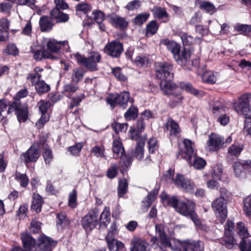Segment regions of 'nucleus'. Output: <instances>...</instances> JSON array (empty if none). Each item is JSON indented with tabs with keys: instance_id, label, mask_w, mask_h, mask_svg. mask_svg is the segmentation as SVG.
I'll list each match as a JSON object with an SVG mask.
<instances>
[{
	"instance_id": "obj_42",
	"label": "nucleus",
	"mask_w": 251,
	"mask_h": 251,
	"mask_svg": "<svg viewBox=\"0 0 251 251\" xmlns=\"http://www.w3.org/2000/svg\"><path fill=\"white\" fill-rule=\"evenodd\" d=\"M237 227L238 229V234L241 239L249 238L250 234L248 232L247 228L245 226V224L242 222L237 223Z\"/></svg>"
},
{
	"instance_id": "obj_23",
	"label": "nucleus",
	"mask_w": 251,
	"mask_h": 251,
	"mask_svg": "<svg viewBox=\"0 0 251 251\" xmlns=\"http://www.w3.org/2000/svg\"><path fill=\"white\" fill-rule=\"evenodd\" d=\"M201 78L208 84H215L221 79V75L219 72L207 71L203 73Z\"/></svg>"
},
{
	"instance_id": "obj_6",
	"label": "nucleus",
	"mask_w": 251,
	"mask_h": 251,
	"mask_svg": "<svg viewBox=\"0 0 251 251\" xmlns=\"http://www.w3.org/2000/svg\"><path fill=\"white\" fill-rule=\"evenodd\" d=\"M174 175V171L170 169L168 171L167 176L172 180L174 184L183 192L194 193L195 185L193 181L185 178L183 175L177 174L175 177Z\"/></svg>"
},
{
	"instance_id": "obj_13",
	"label": "nucleus",
	"mask_w": 251,
	"mask_h": 251,
	"mask_svg": "<svg viewBox=\"0 0 251 251\" xmlns=\"http://www.w3.org/2000/svg\"><path fill=\"white\" fill-rule=\"evenodd\" d=\"M47 45L48 51L55 55L59 56L58 54L61 47H63L66 51H69V46L67 41L57 42L53 39H48L45 41Z\"/></svg>"
},
{
	"instance_id": "obj_63",
	"label": "nucleus",
	"mask_w": 251,
	"mask_h": 251,
	"mask_svg": "<svg viewBox=\"0 0 251 251\" xmlns=\"http://www.w3.org/2000/svg\"><path fill=\"white\" fill-rule=\"evenodd\" d=\"M242 150V148L240 145H233L228 149L229 155L238 156Z\"/></svg>"
},
{
	"instance_id": "obj_20",
	"label": "nucleus",
	"mask_w": 251,
	"mask_h": 251,
	"mask_svg": "<svg viewBox=\"0 0 251 251\" xmlns=\"http://www.w3.org/2000/svg\"><path fill=\"white\" fill-rule=\"evenodd\" d=\"M182 251H203L204 244L200 240H186L181 243Z\"/></svg>"
},
{
	"instance_id": "obj_4",
	"label": "nucleus",
	"mask_w": 251,
	"mask_h": 251,
	"mask_svg": "<svg viewBox=\"0 0 251 251\" xmlns=\"http://www.w3.org/2000/svg\"><path fill=\"white\" fill-rule=\"evenodd\" d=\"M160 44L164 45L173 54L178 64L185 66L190 62V52L185 49L180 50V45L176 42L168 39H162Z\"/></svg>"
},
{
	"instance_id": "obj_44",
	"label": "nucleus",
	"mask_w": 251,
	"mask_h": 251,
	"mask_svg": "<svg viewBox=\"0 0 251 251\" xmlns=\"http://www.w3.org/2000/svg\"><path fill=\"white\" fill-rule=\"evenodd\" d=\"M150 16V14L147 12L140 13L133 19V22L136 25H141L147 21Z\"/></svg>"
},
{
	"instance_id": "obj_25",
	"label": "nucleus",
	"mask_w": 251,
	"mask_h": 251,
	"mask_svg": "<svg viewBox=\"0 0 251 251\" xmlns=\"http://www.w3.org/2000/svg\"><path fill=\"white\" fill-rule=\"evenodd\" d=\"M31 52L36 60H41L43 58L56 59L58 58V55H55L47 50L42 51L39 49H35L34 47L31 48Z\"/></svg>"
},
{
	"instance_id": "obj_60",
	"label": "nucleus",
	"mask_w": 251,
	"mask_h": 251,
	"mask_svg": "<svg viewBox=\"0 0 251 251\" xmlns=\"http://www.w3.org/2000/svg\"><path fill=\"white\" fill-rule=\"evenodd\" d=\"M134 62L138 66L144 67L148 64V58L145 55H139L135 59Z\"/></svg>"
},
{
	"instance_id": "obj_41",
	"label": "nucleus",
	"mask_w": 251,
	"mask_h": 251,
	"mask_svg": "<svg viewBox=\"0 0 251 251\" xmlns=\"http://www.w3.org/2000/svg\"><path fill=\"white\" fill-rule=\"evenodd\" d=\"M15 178L23 187H26L29 183L28 178L25 174L16 172L15 174Z\"/></svg>"
},
{
	"instance_id": "obj_54",
	"label": "nucleus",
	"mask_w": 251,
	"mask_h": 251,
	"mask_svg": "<svg viewBox=\"0 0 251 251\" xmlns=\"http://www.w3.org/2000/svg\"><path fill=\"white\" fill-rule=\"evenodd\" d=\"M145 124L143 122V120L141 119H139L136 123V128L131 133V135L136 137L137 135H139V133L142 132L145 128Z\"/></svg>"
},
{
	"instance_id": "obj_35",
	"label": "nucleus",
	"mask_w": 251,
	"mask_h": 251,
	"mask_svg": "<svg viewBox=\"0 0 251 251\" xmlns=\"http://www.w3.org/2000/svg\"><path fill=\"white\" fill-rule=\"evenodd\" d=\"M17 118L20 122H25L27 119V106L21 104L19 109L16 112Z\"/></svg>"
},
{
	"instance_id": "obj_43",
	"label": "nucleus",
	"mask_w": 251,
	"mask_h": 251,
	"mask_svg": "<svg viewBox=\"0 0 251 251\" xmlns=\"http://www.w3.org/2000/svg\"><path fill=\"white\" fill-rule=\"evenodd\" d=\"M158 25L155 21H151L146 27V35L151 36L154 34L157 31Z\"/></svg>"
},
{
	"instance_id": "obj_34",
	"label": "nucleus",
	"mask_w": 251,
	"mask_h": 251,
	"mask_svg": "<svg viewBox=\"0 0 251 251\" xmlns=\"http://www.w3.org/2000/svg\"><path fill=\"white\" fill-rule=\"evenodd\" d=\"M31 84L35 86L36 92L39 94L47 93L50 90V86L46 83L44 80H40Z\"/></svg>"
},
{
	"instance_id": "obj_27",
	"label": "nucleus",
	"mask_w": 251,
	"mask_h": 251,
	"mask_svg": "<svg viewBox=\"0 0 251 251\" xmlns=\"http://www.w3.org/2000/svg\"><path fill=\"white\" fill-rule=\"evenodd\" d=\"M245 165L251 167V160H247L242 162L237 161L233 165V168L236 177L241 178L244 174L243 169Z\"/></svg>"
},
{
	"instance_id": "obj_1",
	"label": "nucleus",
	"mask_w": 251,
	"mask_h": 251,
	"mask_svg": "<svg viewBox=\"0 0 251 251\" xmlns=\"http://www.w3.org/2000/svg\"><path fill=\"white\" fill-rule=\"evenodd\" d=\"M156 77L160 80V87L163 93L166 96H171L181 89L174 83L171 79L173 74L171 72L173 66L166 62L155 63Z\"/></svg>"
},
{
	"instance_id": "obj_26",
	"label": "nucleus",
	"mask_w": 251,
	"mask_h": 251,
	"mask_svg": "<svg viewBox=\"0 0 251 251\" xmlns=\"http://www.w3.org/2000/svg\"><path fill=\"white\" fill-rule=\"evenodd\" d=\"M44 203L43 198L38 194L33 193L31 202V209L36 213H39Z\"/></svg>"
},
{
	"instance_id": "obj_2",
	"label": "nucleus",
	"mask_w": 251,
	"mask_h": 251,
	"mask_svg": "<svg viewBox=\"0 0 251 251\" xmlns=\"http://www.w3.org/2000/svg\"><path fill=\"white\" fill-rule=\"evenodd\" d=\"M168 205L172 206L180 214L190 218L197 226H199L201 222L195 212L196 203L192 200L183 201L176 197L167 200Z\"/></svg>"
},
{
	"instance_id": "obj_5",
	"label": "nucleus",
	"mask_w": 251,
	"mask_h": 251,
	"mask_svg": "<svg viewBox=\"0 0 251 251\" xmlns=\"http://www.w3.org/2000/svg\"><path fill=\"white\" fill-rule=\"evenodd\" d=\"M180 89L171 95L173 98L169 101V105L172 108H174L182 103L184 99V97L182 95V89L197 97H202L204 94L202 91L194 88L191 84L188 82L180 83Z\"/></svg>"
},
{
	"instance_id": "obj_61",
	"label": "nucleus",
	"mask_w": 251,
	"mask_h": 251,
	"mask_svg": "<svg viewBox=\"0 0 251 251\" xmlns=\"http://www.w3.org/2000/svg\"><path fill=\"white\" fill-rule=\"evenodd\" d=\"M149 151L150 153H154L157 150L158 146L157 140L155 138H151L148 142Z\"/></svg>"
},
{
	"instance_id": "obj_55",
	"label": "nucleus",
	"mask_w": 251,
	"mask_h": 251,
	"mask_svg": "<svg viewBox=\"0 0 251 251\" xmlns=\"http://www.w3.org/2000/svg\"><path fill=\"white\" fill-rule=\"evenodd\" d=\"M244 211L247 216L251 215V195L244 200Z\"/></svg>"
},
{
	"instance_id": "obj_3",
	"label": "nucleus",
	"mask_w": 251,
	"mask_h": 251,
	"mask_svg": "<svg viewBox=\"0 0 251 251\" xmlns=\"http://www.w3.org/2000/svg\"><path fill=\"white\" fill-rule=\"evenodd\" d=\"M251 99V94H243L238 98L237 101L234 102L233 107L238 114L244 115L246 117L243 131L245 134L251 136V108L250 106Z\"/></svg>"
},
{
	"instance_id": "obj_51",
	"label": "nucleus",
	"mask_w": 251,
	"mask_h": 251,
	"mask_svg": "<svg viewBox=\"0 0 251 251\" xmlns=\"http://www.w3.org/2000/svg\"><path fill=\"white\" fill-rule=\"evenodd\" d=\"M37 106L41 114H47V111L50 106V103L49 101L41 100L38 102Z\"/></svg>"
},
{
	"instance_id": "obj_10",
	"label": "nucleus",
	"mask_w": 251,
	"mask_h": 251,
	"mask_svg": "<svg viewBox=\"0 0 251 251\" xmlns=\"http://www.w3.org/2000/svg\"><path fill=\"white\" fill-rule=\"evenodd\" d=\"M112 151L114 158H121L120 164L125 170L131 163V160L124 155L125 150L120 140L116 139L113 141Z\"/></svg>"
},
{
	"instance_id": "obj_39",
	"label": "nucleus",
	"mask_w": 251,
	"mask_h": 251,
	"mask_svg": "<svg viewBox=\"0 0 251 251\" xmlns=\"http://www.w3.org/2000/svg\"><path fill=\"white\" fill-rule=\"evenodd\" d=\"M110 220V210L109 208L105 207L100 218V226H106L109 223Z\"/></svg>"
},
{
	"instance_id": "obj_47",
	"label": "nucleus",
	"mask_w": 251,
	"mask_h": 251,
	"mask_svg": "<svg viewBox=\"0 0 251 251\" xmlns=\"http://www.w3.org/2000/svg\"><path fill=\"white\" fill-rule=\"evenodd\" d=\"M234 242L232 233L225 231V234L221 241L222 244L225 245L227 247L230 248Z\"/></svg>"
},
{
	"instance_id": "obj_40",
	"label": "nucleus",
	"mask_w": 251,
	"mask_h": 251,
	"mask_svg": "<svg viewBox=\"0 0 251 251\" xmlns=\"http://www.w3.org/2000/svg\"><path fill=\"white\" fill-rule=\"evenodd\" d=\"M69 221L64 212H60L56 216L57 226H60L63 227L68 226L69 225Z\"/></svg>"
},
{
	"instance_id": "obj_38",
	"label": "nucleus",
	"mask_w": 251,
	"mask_h": 251,
	"mask_svg": "<svg viewBox=\"0 0 251 251\" xmlns=\"http://www.w3.org/2000/svg\"><path fill=\"white\" fill-rule=\"evenodd\" d=\"M76 13L77 15H80L81 13L87 14L91 10V5L85 2L78 3L76 6Z\"/></svg>"
},
{
	"instance_id": "obj_12",
	"label": "nucleus",
	"mask_w": 251,
	"mask_h": 251,
	"mask_svg": "<svg viewBox=\"0 0 251 251\" xmlns=\"http://www.w3.org/2000/svg\"><path fill=\"white\" fill-rule=\"evenodd\" d=\"M99 211L92 209L82 218L81 225L86 230H91L95 228L98 223Z\"/></svg>"
},
{
	"instance_id": "obj_36",
	"label": "nucleus",
	"mask_w": 251,
	"mask_h": 251,
	"mask_svg": "<svg viewBox=\"0 0 251 251\" xmlns=\"http://www.w3.org/2000/svg\"><path fill=\"white\" fill-rule=\"evenodd\" d=\"M39 24L41 30L44 32L50 31L52 27V25L47 17H41L39 21Z\"/></svg>"
},
{
	"instance_id": "obj_58",
	"label": "nucleus",
	"mask_w": 251,
	"mask_h": 251,
	"mask_svg": "<svg viewBox=\"0 0 251 251\" xmlns=\"http://www.w3.org/2000/svg\"><path fill=\"white\" fill-rule=\"evenodd\" d=\"M241 251H251V241L249 238L241 239L240 242Z\"/></svg>"
},
{
	"instance_id": "obj_8",
	"label": "nucleus",
	"mask_w": 251,
	"mask_h": 251,
	"mask_svg": "<svg viewBox=\"0 0 251 251\" xmlns=\"http://www.w3.org/2000/svg\"><path fill=\"white\" fill-rule=\"evenodd\" d=\"M211 110L215 116L218 117L217 121L223 126L228 124L230 118L226 114L227 108L221 101L216 100L210 103Z\"/></svg>"
},
{
	"instance_id": "obj_57",
	"label": "nucleus",
	"mask_w": 251,
	"mask_h": 251,
	"mask_svg": "<svg viewBox=\"0 0 251 251\" xmlns=\"http://www.w3.org/2000/svg\"><path fill=\"white\" fill-rule=\"evenodd\" d=\"M113 130L116 133L125 132L127 129V124H120L118 123H113L112 125Z\"/></svg>"
},
{
	"instance_id": "obj_11",
	"label": "nucleus",
	"mask_w": 251,
	"mask_h": 251,
	"mask_svg": "<svg viewBox=\"0 0 251 251\" xmlns=\"http://www.w3.org/2000/svg\"><path fill=\"white\" fill-rule=\"evenodd\" d=\"M211 205L217 217L223 223L227 215L226 200L223 197L218 198L213 201Z\"/></svg>"
},
{
	"instance_id": "obj_50",
	"label": "nucleus",
	"mask_w": 251,
	"mask_h": 251,
	"mask_svg": "<svg viewBox=\"0 0 251 251\" xmlns=\"http://www.w3.org/2000/svg\"><path fill=\"white\" fill-rule=\"evenodd\" d=\"M236 31L240 32L241 34L247 35L251 31V25H237L234 26Z\"/></svg>"
},
{
	"instance_id": "obj_17",
	"label": "nucleus",
	"mask_w": 251,
	"mask_h": 251,
	"mask_svg": "<svg viewBox=\"0 0 251 251\" xmlns=\"http://www.w3.org/2000/svg\"><path fill=\"white\" fill-rule=\"evenodd\" d=\"M131 138L132 139L137 141L136 147L132 152V156L138 160H141L144 155V147L145 146L146 138L140 137L139 135H137L135 137L133 135H131Z\"/></svg>"
},
{
	"instance_id": "obj_16",
	"label": "nucleus",
	"mask_w": 251,
	"mask_h": 251,
	"mask_svg": "<svg viewBox=\"0 0 251 251\" xmlns=\"http://www.w3.org/2000/svg\"><path fill=\"white\" fill-rule=\"evenodd\" d=\"M224 144V138L219 134L211 133L208 137L206 149L210 151H217Z\"/></svg>"
},
{
	"instance_id": "obj_19",
	"label": "nucleus",
	"mask_w": 251,
	"mask_h": 251,
	"mask_svg": "<svg viewBox=\"0 0 251 251\" xmlns=\"http://www.w3.org/2000/svg\"><path fill=\"white\" fill-rule=\"evenodd\" d=\"M40 151L35 146H31L25 152L23 153L21 156V159L26 164L29 162H35L40 156Z\"/></svg>"
},
{
	"instance_id": "obj_30",
	"label": "nucleus",
	"mask_w": 251,
	"mask_h": 251,
	"mask_svg": "<svg viewBox=\"0 0 251 251\" xmlns=\"http://www.w3.org/2000/svg\"><path fill=\"white\" fill-rule=\"evenodd\" d=\"M21 240L25 249L30 251L34 248L35 246V240L29 234L26 232L22 233L21 234Z\"/></svg>"
},
{
	"instance_id": "obj_15",
	"label": "nucleus",
	"mask_w": 251,
	"mask_h": 251,
	"mask_svg": "<svg viewBox=\"0 0 251 251\" xmlns=\"http://www.w3.org/2000/svg\"><path fill=\"white\" fill-rule=\"evenodd\" d=\"M165 230L166 226L163 224H160L155 225L156 235L158 236L160 243V248L162 250V247H165L175 250L172 247L170 240L165 233Z\"/></svg>"
},
{
	"instance_id": "obj_59",
	"label": "nucleus",
	"mask_w": 251,
	"mask_h": 251,
	"mask_svg": "<svg viewBox=\"0 0 251 251\" xmlns=\"http://www.w3.org/2000/svg\"><path fill=\"white\" fill-rule=\"evenodd\" d=\"M83 144L82 143H76L75 146L70 147L68 151L73 155H77L79 154L81 149L83 147Z\"/></svg>"
},
{
	"instance_id": "obj_64",
	"label": "nucleus",
	"mask_w": 251,
	"mask_h": 251,
	"mask_svg": "<svg viewBox=\"0 0 251 251\" xmlns=\"http://www.w3.org/2000/svg\"><path fill=\"white\" fill-rule=\"evenodd\" d=\"M112 73L115 77L120 81H125L126 79V76L122 73L120 68L116 67L113 69Z\"/></svg>"
},
{
	"instance_id": "obj_18",
	"label": "nucleus",
	"mask_w": 251,
	"mask_h": 251,
	"mask_svg": "<svg viewBox=\"0 0 251 251\" xmlns=\"http://www.w3.org/2000/svg\"><path fill=\"white\" fill-rule=\"evenodd\" d=\"M56 245V242L49 237L41 236L38 238L36 249L38 251H51L53 247Z\"/></svg>"
},
{
	"instance_id": "obj_52",
	"label": "nucleus",
	"mask_w": 251,
	"mask_h": 251,
	"mask_svg": "<svg viewBox=\"0 0 251 251\" xmlns=\"http://www.w3.org/2000/svg\"><path fill=\"white\" fill-rule=\"evenodd\" d=\"M142 5V2L139 0H133L127 3L126 8L128 11H134L139 9Z\"/></svg>"
},
{
	"instance_id": "obj_28",
	"label": "nucleus",
	"mask_w": 251,
	"mask_h": 251,
	"mask_svg": "<svg viewBox=\"0 0 251 251\" xmlns=\"http://www.w3.org/2000/svg\"><path fill=\"white\" fill-rule=\"evenodd\" d=\"M44 70L40 67H36L34 69L33 72L29 73L26 76V79L29 81L31 84L35 83L37 81L41 80L43 75Z\"/></svg>"
},
{
	"instance_id": "obj_31",
	"label": "nucleus",
	"mask_w": 251,
	"mask_h": 251,
	"mask_svg": "<svg viewBox=\"0 0 251 251\" xmlns=\"http://www.w3.org/2000/svg\"><path fill=\"white\" fill-rule=\"evenodd\" d=\"M52 18L55 19L58 23H64L68 21L69 16L67 14L61 12L56 8H53L50 11Z\"/></svg>"
},
{
	"instance_id": "obj_7",
	"label": "nucleus",
	"mask_w": 251,
	"mask_h": 251,
	"mask_svg": "<svg viewBox=\"0 0 251 251\" xmlns=\"http://www.w3.org/2000/svg\"><path fill=\"white\" fill-rule=\"evenodd\" d=\"M75 58L78 64L83 65L86 68L91 71H95L98 70L97 64L100 61V55L98 52H92L86 58L76 53L75 55Z\"/></svg>"
},
{
	"instance_id": "obj_14",
	"label": "nucleus",
	"mask_w": 251,
	"mask_h": 251,
	"mask_svg": "<svg viewBox=\"0 0 251 251\" xmlns=\"http://www.w3.org/2000/svg\"><path fill=\"white\" fill-rule=\"evenodd\" d=\"M183 143L184 148L179 152L177 157L183 158L189 163L193 156L196 154L194 150L195 144L192 141L188 139H184Z\"/></svg>"
},
{
	"instance_id": "obj_24",
	"label": "nucleus",
	"mask_w": 251,
	"mask_h": 251,
	"mask_svg": "<svg viewBox=\"0 0 251 251\" xmlns=\"http://www.w3.org/2000/svg\"><path fill=\"white\" fill-rule=\"evenodd\" d=\"M165 130L169 132L170 136L176 137L180 133V128L176 122L169 118L165 124Z\"/></svg>"
},
{
	"instance_id": "obj_37",
	"label": "nucleus",
	"mask_w": 251,
	"mask_h": 251,
	"mask_svg": "<svg viewBox=\"0 0 251 251\" xmlns=\"http://www.w3.org/2000/svg\"><path fill=\"white\" fill-rule=\"evenodd\" d=\"M200 8L211 15L216 11V8L214 5L207 1H201L200 4Z\"/></svg>"
},
{
	"instance_id": "obj_33",
	"label": "nucleus",
	"mask_w": 251,
	"mask_h": 251,
	"mask_svg": "<svg viewBox=\"0 0 251 251\" xmlns=\"http://www.w3.org/2000/svg\"><path fill=\"white\" fill-rule=\"evenodd\" d=\"M85 71L80 67L75 68L72 70L71 81L74 83H78L84 75Z\"/></svg>"
},
{
	"instance_id": "obj_21",
	"label": "nucleus",
	"mask_w": 251,
	"mask_h": 251,
	"mask_svg": "<svg viewBox=\"0 0 251 251\" xmlns=\"http://www.w3.org/2000/svg\"><path fill=\"white\" fill-rule=\"evenodd\" d=\"M123 51L122 45L119 42L113 41L107 44L104 48V51L111 56L119 57Z\"/></svg>"
},
{
	"instance_id": "obj_46",
	"label": "nucleus",
	"mask_w": 251,
	"mask_h": 251,
	"mask_svg": "<svg viewBox=\"0 0 251 251\" xmlns=\"http://www.w3.org/2000/svg\"><path fill=\"white\" fill-rule=\"evenodd\" d=\"M127 188V182L126 179H121L119 181L118 189V194L120 197H123L126 193Z\"/></svg>"
},
{
	"instance_id": "obj_49",
	"label": "nucleus",
	"mask_w": 251,
	"mask_h": 251,
	"mask_svg": "<svg viewBox=\"0 0 251 251\" xmlns=\"http://www.w3.org/2000/svg\"><path fill=\"white\" fill-rule=\"evenodd\" d=\"M138 113L137 108L135 106H131L125 114V117L127 120H131L135 119Z\"/></svg>"
},
{
	"instance_id": "obj_9",
	"label": "nucleus",
	"mask_w": 251,
	"mask_h": 251,
	"mask_svg": "<svg viewBox=\"0 0 251 251\" xmlns=\"http://www.w3.org/2000/svg\"><path fill=\"white\" fill-rule=\"evenodd\" d=\"M106 101L112 109L117 104L125 108L128 102H133V99L130 97L129 93L128 92L124 91L119 94L109 95L106 99Z\"/></svg>"
},
{
	"instance_id": "obj_32",
	"label": "nucleus",
	"mask_w": 251,
	"mask_h": 251,
	"mask_svg": "<svg viewBox=\"0 0 251 251\" xmlns=\"http://www.w3.org/2000/svg\"><path fill=\"white\" fill-rule=\"evenodd\" d=\"M109 20L110 23L117 27L124 28L128 25L127 22L125 18L117 15L111 16L109 17Z\"/></svg>"
},
{
	"instance_id": "obj_56",
	"label": "nucleus",
	"mask_w": 251,
	"mask_h": 251,
	"mask_svg": "<svg viewBox=\"0 0 251 251\" xmlns=\"http://www.w3.org/2000/svg\"><path fill=\"white\" fill-rule=\"evenodd\" d=\"M223 172V168L221 165H216L214 166L211 172L212 176L214 178L220 179Z\"/></svg>"
},
{
	"instance_id": "obj_48",
	"label": "nucleus",
	"mask_w": 251,
	"mask_h": 251,
	"mask_svg": "<svg viewBox=\"0 0 251 251\" xmlns=\"http://www.w3.org/2000/svg\"><path fill=\"white\" fill-rule=\"evenodd\" d=\"M194 159L192 164V166L194 168L198 170L203 169L205 166L206 163L205 160L199 157L193 156Z\"/></svg>"
},
{
	"instance_id": "obj_45",
	"label": "nucleus",
	"mask_w": 251,
	"mask_h": 251,
	"mask_svg": "<svg viewBox=\"0 0 251 251\" xmlns=\"http://www.w3.org/2000/svg\"><path fill=\"white\" fill-rule=\"evenodd\" d=\"M151 11L154 16L159 19H163L168 17V15L166 10L160 7L155 6L151 10Z\"/></svg>"
},
{
	"instance_id": "obj_29",
	"label": "nucleus",
	"mask_w": 251,
	"mask_h": 251,
	"mask_svg": "<svg viewBox=\"0 0 251 251\" xmlns=\"http://www.w3.org/2000/svg\"><path fill=\"white\" fill-rule=\"evenodd\" d=\"M105 239L110 251H120L124 248L122 242L114 239L113 237H105Z\"/></svg>"
},
{
	"instance_id": "obj_62",
	"label": "nucleus",
	"mask_w": 251,
	"mask_h": 251,
	"mask_svg": "<svg viewBox=\"0 0 251 251\" xmlns=\"http://www.w3.org/2000/svg\"><path fill=\"white\" fill-rule=\"evenodd\" d=\"M180 37L183 44L185 46L190 45L194 42V38L185 33L180 34Z\"/></svg>"
},
{
	"instance_id": "obj_53",
	"label": "nucleus",
	"mask_w": 251,
	"mask_h": 251,
	"mask_svg": "<svg viewBox=\"0 0 251 251\" xmlns=\"http://www.w3.org/2000/svg\"><path fill=\"white\" fill-rule=\"evenodd\" d=\"M77 83H68L65 85L63 87V91L65 94L74 93L78 89Z\"/></svg>"
},
{
	"instance_id": "obj_22",
	"label": "nucleus",
	"mask_w": 251,
	"mask_h": 251,
	"mask_svg": "<svg viewBox=\"0 0 251 251\" xmlns=\"http://www.w3.org/2000/svg\"><path fill=\"white\" fill-rule=\"evenodd\" d=\"M131 251H149L150 245L145 240L134 237L131 242Z\"/></svg>"
}]
</instances>
